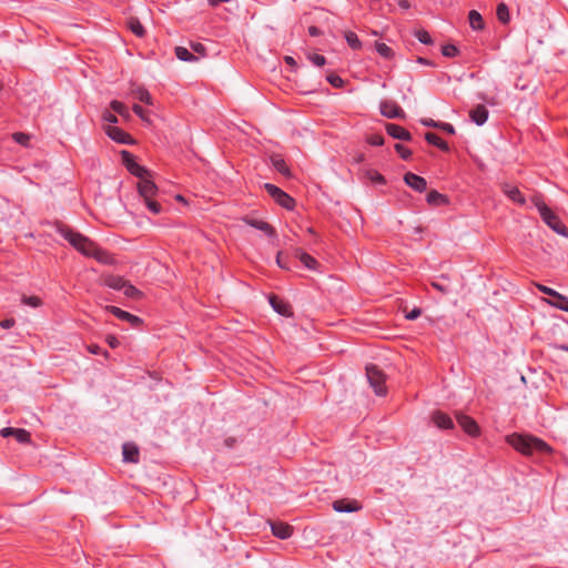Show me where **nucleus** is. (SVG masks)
Masks as SVG:
<instances>
[{
    "label": "nucleus",
    "instance_id": "nucleus-1",
    "mask_svg": "<svg viewBox=\"0 0 568 568\" xmlns=\"http://www.w3.org/2000/svg\"><path fill=\"white\" fill-rule=\"evenodd\" d=\"M59 233L81 254L95 258L102 264H112L113 257L109 252L102 250L89 237L79 232H74L65 225L58 226Z\"/></svg>",
    "mask_w": 568,
    "mask_h": 568
},
{
    "label": "nucleus",
    "instance_id": "nucleus-2",
    "mask_svg": "<svg viewBox=\"0 0 568 568\" xmlns=\"http://www.w3.org/2000/svg\"><path fill=\"white\" fill-rule=\"evenodd\" d=\"M508 442L515 449L525 455L532 454L534 452H551V448L548 446V444L532 436L511 435L509 436Z\"/></svg>",
    "mask_w": 568,
    "mask_h": 568
},
{
    "label": "nucleus",
    "instance_id": "nucleus-3",
    "mask_svg": "<svg viewBox=\"0 0 568 568\" xmlns=\"http://www.w3.org/2000/svg\"><path fill=\"white\" fill-rule=\"evenodd\" d=\"M150 176L151 174L139 178L140 181L138 182V191L140 196L144 200L148 209L152 213L159 214L162 211V206L154 200L155 195L158 194V186L150 179Z\"/></svg>",
    "mask_w": 568,
    "mask_h": 568
},
{
    "label": "nucleus",
    "instance_id": "nucleus-4",
    "mask_svg": "<svg viewBox=\"0 0 568 568\" xmlns=\"http://www.w3.org/2000/svg\"><path fill=\"white\" fill-rule=\"evenodd\" d=\"M531 201L537 207L542 221L556 233L568 237V230L558 215L552 212L539 196H534Z\"/></svg>",
    "mask_w": 568,
    "mask_h": 568
},
{
    "label": "nucleus",
    "instance_id": "nucleus-5",
    "mask_svg": "<svg viewBox=\"0 0 568 568\" xmlns=\"http://www.w3.org/2000/svg\"><path fill=\"white\" fill-rule=\"evenodd\" d=\"M366 376L371 387L374 389L376 395L383 396L386 394V376L382 369H379L376 365H368L366 367Z\"/></svg>",
    "mask_w": 568,
    "mask_h": 568
},
{
    "label": "nucleus",
    "instance_id": "nucleus-6",
    "mask_svg": "<svg viewBox=\"0 0 568 568\" xmlns=\"http://www.w3.org/2000/svg\"><path fill=\"white\" fill-rule=\"evenodd\" d=\"M264 189L274 199V201L278 205H281L287 210H292L294 207V205H295L294 199L291 197L287 193H285L280 187L275 186L274 184L266 183V184H264Z\"/></svg>",
    "mask_w": 568,
    "mask_h": 568
},
{
    "label": "nucleus",
    "instance_id": "nucleus-7",
    "mask_svg": "<svg viewBox=\"0 0 568 568\" xmlns=\"http://www.w3.org/2000/svg\"><path fill=\"white\" fill-rule=\"evenodd\" d=\"M121 158H122V161L125 165V168L130 171V173H132L133 175L138 176V178H142L144 175H150V172L141 166L140 164H138L134 160V156L129 152V151H121Z\"/></svg>",
    "mask_w": 568,
    "mask_h": 568
},
{
    "label": "nucleus",
    "instance_id": "nucleus-8",
    "mask_svg": "<svg viewBox=\"0 0 568 568\" xmlns=\"http://www.w3.org/2000/svg\"><path fill=\"white\" fill-rule=\"evenodd\" d=\"M381 113L388 119H404L405 112L394 101L386 100L381 103Z\"/></svg>",
    "mask_w": 568,
    "mask_h": 568
},
{
    "label": "nucleus",
    "instance_id": "nucleus-9",
    "mask_svg": "<svg viewBox=\"0 0 568 568\" xmlns=\"http://www.w3.org/2000/svg\"><path fill=\"white\" fill-rule=\"evenodd\" d=\"M105 311L110 312L111 314H113L114 316L122 321L129 322L132 326H139L142 324V320L140 317L129 312H125L116 306H105Z\"/></svg>",
    "mask_w": 568,
    "mask_h": 568
},
{
    "label": "nucleus",
    "instance_id": "nucleus-10",
    "mask_svg": "<svg viewBox=\"0 0 568 568\" xmlns=\"http://www.w3.org/2000/svg\"><path fill=\"white\" fill-rule=\"evenodd\" d=\"M456 419L458 425L470 436H477L479 433V427L477 423L469 416H466L462 413L456 414Z\"/></svg>",
    "mask_w": 568,
    "mask_h": 568
},
{
    "label": "nucleus",
    "instance_id": "nucleus-11",
    "mask_svg": "<svg viewBox=\"0 0 568 568\" xmlns=\"http://www.w3.org/2000/svg\"><path fill=\"white\" fill-rule=\"evenodd\" d=\"M243 221L252 226V227H255L262 232H264L267 236L270 237H274L276 236V231L275 229L268 224L267 222L265 221H262V220H257V219H254V217H251V216H245L243 217Z\"/></svg>",
    "mask_w": 568,
    "mask_h": 568
},
{
    "label": "nucleus",
    "instance_id": "nucleus-12",
    "mask_svg": "<svg viewBox=\"0 0 568 568\" xmlns=\"http://www.w3.org/2000/svg\"><path fill=\"white\" fill-rule=\"evenodd\" d=\"M104 131L109 138H111L112 140L119 142V143L130 144L133 142L131 136L128 133H125L124 131H122L121 129H119L116 126L106 125L104 128Z\"/></svg>",
    "mask_w": 568,
    "mask_h": 568
},
{
    "label": "nucleus",
    "instance_id": "nucleus-13",
    "mask_svg": "<svg viewBox=\"0 0 568 568\" xmlns=\"http://www.w3.org/2000/svg\"><path fill=\"white\" fill-rule=\"evenodd\" d=\"M404 181L409 187L417 192H424L427 187V182L424 178L410 172L404 175Z\"/></svg>",
    "mask_w": 568,
    "mask_h": 568
},
{
    "label": "nucleus",
    "instance_id": "nucleus-14",
    "mask_svg": "<svg viewBox=\"0 0 568 568\" xmlns=\"http://www.w3.org/2000/svg\"><path fill=\"white\" fill-rule=\"evenodd\" d=\"M271 529L274 536L280 539H287L293 532V527L282 521H271Z\"/></svg>",
    "mask_w": 568,
    "mask_h": 568
},
{
    "label": "nucleus",
    "instance_id": "nucleus-15",
    "mask_svg": "<svg viewBox=\"0 0 568 568\" xmlns=\"http://www.w3.org/2000/svg\"><path fill=\"white\" fill-rule=\"evenodd\" d=\"M386 132L394 139L403 140V141H409L412 139V134L404 129L400 125L394 124V123H387Z\"/></svg>",
    "mask_w": 568,
    "mask_h": 568
},
{
    "label": "nucleus",
    "instance_id": "nucleus-16",
    "mask_svg": "<svg viewBox=\"0 0 568 568\" xmlns=\"http://www.w3.org/2000/svg\"><path fill=\"white\" fill-rule=\"evenodd\" d=\"M501 190L504 194L508 196L513 202L520 205H524L526 203L524 195L520 193L517 186L504 183L501 185Z\"/></svg>",
    "mask_w": 568,
    "mask_h": 568
},
{
    "label": "nucleus",
    "instance_id": "nucleus-17",
    "mask_svg": "<svg viewBox=\"0 0 568 568\" xmlns=\"http://www.w3.org/2000/svg\"><path fill=\"white\" fill-rule=\"evenodd\" d=\"M333 508L338 513L357 511L361 506L356 500L339 499L333 503Z\"/></svg>",
    "mask_w": 568,
    "mask_h": 568
},
{
    "label": "nucleus",
    "instance_id": "nucleus-18",
    "mask_svg": "<svg viewBox=\"0 0 568 568\" xmlns=\"http://www.w3.org/2000/svg\"><path fill=\"white\" fill-rule=\"evenodd\" d=\"M123 459L128 463L139 462V448L132 443H125L122 447Z\"/></svg>",
    "mask_w": 568,
    "mask_h": 568
},
{
    "label": "nucleus",
    "instance_id": "nucleus-19",
    "mask_svg": "<svg viewBox=\"0 0 568 568\" xmlns=\"http://www.w3.org/2000/svg\"><path fill=\"white\" fill-rule=\"evenodd\" d=\"M469 116L477 125H481L487 121L488 110L485 105L479 104L469 112Z\"/></svg>",
    "mask_w": 568,
    "mask_h": 568
},
{
    "label": "nucleus",
    "instance_id": "nucleus-20",
    "mask_svg": "<svg viewBox=\"0 0 568 568\" xmlns=\"http://www.w3.org/2000/svg\"><path fill=\"white\" fill-rule=\"evenodd\" d=\"M433 422L437 427L443 429H449L453 427L452 418L442 412H436L433 414Z\"/></svg>",
    "mask_w": 568,
    "mask_h": 568
},
{
    "label": "nucleus",
    "instance_id": "nucleus-21",
    "mask_svg": "<svg viewBox=\"0 0 568 568\" xmlns=\"http://www.w3.org/2000/svg\"><path fill=\"white\" fill-rule=\"evenodd\" d=\"M126 283V280L122 276L118 275H108L104 278V284L109 286L110 288L116 290V291H123L124 285Z\"/></svg>",
    "mask_w": 568,
    "mask_h": 568
},
{
    "label": "nucleus",
    "instance_id": "nucleus-22",
    "mask_svg": "<svg viewBox=\"0 0 568 568\" xmlns=\"http://www.w3.org/2000/svg\"><path fill=\"white\" fill-rule=\"evenodd\" d=\"M295 256L304 264L305 267L310 270H316L318 266L317 261L312 257L310 254L302 252L301 250H295Z\"/></svg>",
    "mask_w": 568,
    "mask_h": 568
},
{
    "label": "nucleus",
    "instance_id": "nucleus-23",
    "mask_svg": "<svg viewBox=\"0 0 568 568\" xmlns=\"http://www.w3.org/2000/svg\"><path fill=\"white\" fill-rule=\"evenodd\" d=\"M468 20H469V24H470L471 29H474V30H483L484 29V26H485L484 20H483L481 14L478 11H476V10L469 11Z\"/></svg>",
    "mask_w": 568,
    "mask_h": 568
},
{
    "label": "nucleus",
    "instance_id": "nucleus-24",
    "mask_svg": "<svg viewBox=\"0 0 568 568\" xmlns=\"http://www.w3.org/2000/svg\"><path fill=\"white\" fill-rule=\"evenodd\" d=\"M175 55L179 60L185 61V62H197L199 58L195 57L193 53H191L186 48L184 47H176L175 48Z\"/></svg>",
    "mask_w": 568,
    "mask_h": 568
},
{
    "label": "nucleus",
    "instance_id": "nucleus-25",
    "mask_svg": "<svg viewBox=\"0 0 568 568\" xmlns=\"http://www.w3.org/2000/svg\"><path fill=\"white\" fill-rule=\"evenodd\" d=\"M128 27L129 29L136 36V37H143L145 33V30L138 18L130 17L128 19Z\"/></svg>",
    "mask_w": 568,
    "mask_h": 568
},
{
    "label": "nucleus",
    "instance_id": "nucleus-26",
    "mask_svg": "<svg viewBox=\"0 0 568 568\" xmlns=\"http://www.w3.org/2000/svg\"><path fill=\"white\" fill-rule=\"evenodd\" d=\"M425 139L428 143L436 145L437 148H439L443 151L449 150L448 144L445 141H443L437 134H435L433 132H427L425 134Z\"/></svg>",
    "mask_w": 568,
    "mask_h": 568
},
{
    "label": "nucleus",
    "instance_id": "nucleus-27",
    "mask_svg": "<svg viewBox=\"0 0 568 568\" xmlns=\"http://www.w3.org/2000/svg\"><path fill=\"white\" fill-rule=\"evenodd\" d=\"M270 303L271 305L273 306V308L278 313V314H282V315H285V316H288L291 313H290V307L283 303L282 301H280L276 296H271L270 297Z\"/></svg>",
    "mask_w": 568,
    "mask_h": 568
},
{
    "label": "nucleus",
    "instance_id": "nucleus-28",
    "mask_svg": "<svg viewBox=\"0 0 568 568\" xmlns=\"http://www.w3.org/2000/svg\"><path fill=\"white\" fill-rule=\"evenodd\" d=\"M273 166L283 175L291 176V171L288 166L286 165L285 161L280 156H272L271 158Z\"/></svg>",
    "mask_w": 568,
    "mask_h": 568
},
{
    "label": "nucleus",
    "instance_id": "nucleus-29",
    "mask_svg": "<svg viewBox=\"0 0 568 568\" xmlns=\"http://www.w3.org/2000/svg\"><path fill=\"white\" fill-rule=\"evenodd\" d=\"M427 202L430 205H436L437 206V205L446 204L447 203V199H446L445 195L440 194L437 191H430L427 194Z\"/></svg>",
    "mask_w": 568,
    "mask_h": 568
},
{
    "label": "nucleus",
    "instance_id": "nucleus-30",
    "mask_svg": "<svg viewBox=\"0 0 568 568\" xmlns=\"http://www.w3.org/2000/svg\"><path fill=\"white\" fill-rule=\"evenodd\" d=\"M132 94L138 98L140 101L152 104V97L151 94L143 88H135L132 90Z\"/></svg>",
    "mask_w": 568,
    "mask_h": 568
},
{
    "label": "nucleus",
    "instance_id": "nucleus-31",
    "mask_svg": "<svg viewBox=\"0 0 568 568\" xmlns=\"http://www.w3.org/2000/svg\"><path fill=\"white\" fill-rule=\"evenodd\" d=\"M375 49L385 59H392L394 57L393 50L383 42H376Z\"/></svg>",
    "mask_w": 568,
    "mask_h": 568
},
{
    "label": "nucleus",
    "instance_id": "nucleus-32",
    "mask_svg": "<svg viewBox=\"0 0 568 568\" xmlns=\"http://www.w3.org/2000/svg\"><path fill=\"white\" fill-rule=\"evenodd\" d=\"M122 292L126 297L130 298H140L142 296V293L128 281Z\"/></svg>",
    "mask_w": 568,
    "mask_h": 568
},
{
    "label": "nucleus",
    "instance_id": "nucleus-33",
    "mask_svg": "<svg viewBox=\"0 0 568 568\" xmlns=\"http://www.w3.org/2000/svg\"><path fill=\"white\" fill-rule=\"evenodd\" d=\"M497 18L503 23H508L510 16L508 11V7L505 3H499L497 7Z\"/></svg>",
    "mask_w": 568,
    "mask_h": 568
},
{
    "label": "nucleus",
    "instance_id": "nucleus-34",
    "mask_svg": "<svg viewBox=\"0 0 568 568\" xmlns=\"http://www.w3.org/2000/svg\"><path fill=\"white\" fill-rule=\"evenodd\" d=\"M551 304L559 310L568 312V298L559 293L555 295Z\"/></svg>",
    "mask_w": 568,
    "mask_h": 568
},
{
    "label": "nucleus",
    "instance_id": "nucleus-35",
    "mask_svg": "<svg viewBox=\"0 0 568 568\" xmlns=\"http://www.w3.org/2000/svg\"><path fill=\"white\" fill-rule=\"evenodd\" d=\"M345 39L348 43V45L353 49H361L362 42L359 41L357 34L353 31H347L345 33Z\"/></svg>",
    "mask_w": 568,
    "mask_h": 568
},
{
    "label": "nucleus",
    "instance_id": "nucleus-36",
    "mask_svg": "<svg viewBox=\"0 0 568 568\" xmlns=\"http://www.w3.org/2000/svg\"><path fill=\"white\" fill-rule=\"evenodd\" d=\"M12 139H13L17 143H19V144H21V145H23V146H26V148H29V146H30L31 135H30V134H28V133H23V132H16V133H13V134H12Z\"/></svg>",
    "mask_w": 568,
    "mask_h": 568
},
{
    "label": "nucleus",
    "instance_id": "nucleus-37",
    "mask_svg": "<svg viewBox=\"0 0 568 568\" xmlns=\"http://www.w3.org/2000/svg\"><path fill=\"white\" fill-rule=\"evenodd\" d=\"M111 109L116 112L119 115L123 116V118H129L130 116V113L128 111V109L125 108V105L120 102V101H112L111 102Z\"/></svg>",
    "mask_w": 568,
    "mask_h": 568
},
{
    "label": "nucleus",
    "instance_id": "nucleus-38",
    "mask_svg": "<svg viewBox=\"0 0 568 568\" xmlns=\"http://www.w3.org/2000/svg\"><path fill=\"white\" fill-rule=\"evenodd\" d=\"M13 436L19 443L22 444H29L31 442L30 433L22 428H17Z\"/></svg>",
    "mask_w": 568,
    "mask_h": 568
},
{
    "label": "nucleus",
    "instance_id": "nucleus-39",
    "mask_svg": "<svg viewBox=\"0 0 568 568\" xmlns=\"http://www.w3.org/2000/svg\"><path fill=\"white\" fill-rule=\"evenodd\" d=\"M21 302L31 307H39L42 305V301L38 296H26L23 295Z\"/></svg>",
    "mask_w": 568,
    "mask_h": 568
},
{
    "label": "nucleus",
    "instance_id": "nucleus-40",
    "mask_svg": "<svg viewBox=\"0 0 568 568\" xmlns=\"http://www.w3.org/2000/svg\"><path fill=\"white\" fill-rule=\"evenodd\" d=\"M366 178L369 179L374 183L384 184L385 179L382 174H379L377 171L368 170L366 173Z\"/></svg>",
    "mask_w": 568,
    "mask_h": 568
},
{
    "label": "nucleus",
    "instance_id": "nucleus-41",
    "mask_svg": "<svg viewBox=\"0 0 568 568\" xmlns=\"http://www.w3.org/2000/svg\"><path fill=\"white\" fill-rule=\"evenodd\" d=\"M415 37L424 44L433 43L429 33L426 30L419 29L415 32Z\"/></svg>",
    "mask_w": 568,
    "mask_h": 568
},
{
    "label": "nucleus",
    "instance_id": "nucleus-42",
    "mask_svg": "<svg viewBox=\"0 0 568 568\" xmlns=\"http://www.w3.org/2000/svg\"><path fill=\"white\" fill-rule=\"evenodd\" d=\"M326 79L335 88H342L344 85V80L335 73H329Z\"/></svg>",
    "mask_w": 568,
    "mask_h": 568
},
{
    "label": "nucleus",
    "instance_id": "nucleus-43",
    "mask_svg": "<svg viewBox=\"0 0 568 568\" xmlns=\"http://www.w3.org/2000/svg\"><path fill=\"white\" fill-rule=\"evenodd\" d=\"M396 152L400 155L402 159L407 160L410 158L412 152L410 150L406 149L400 143L395 144Z\"/></svg>",
    "mask_w": 568,
    "mask_h": 568
},
{
    "label": "nucleus",
    "instance_id": "nucleus-44",
    "mask_svg": "<svg viewBox=\"0 0 568 568\" xmlns=\"http://www.w3.org/2000/svg\"><path fill=\"white\" fill-rule=\"evenodd\" d=\"M442 53L445 57L453 58V57L457 55L458 49L453 44H447V45L443 47Z\"/></svg>",
    "mask_w": 568,
    "mask_h": 568
},
{
    "label": "nucleus",
    "instance_id": "nucleus-45",
    "mask_svg": "<svg viewBox=\"0 0 568 568\" xmlns=\"http://www.w3.org/2000/svg\"><path fill=\"white\" fill-rule=\"evenodd\" d=\"M367 142L372 145H383L384 138L381 134H373L367 138Z\"/></svg>",
    "mask_w": 568,
    "mask_h": 568
},
{
    "label": "nucleus",
    "instance_id": "nucleus-46",
    "mask_svg": "<svg viewBox=\"0 0 568 568\" xmlns=\"http://www.w3.org/2000/svg\"><path fill=\"white\" fill-rule=\"evenodd\" d=\"M308 59L317 67H323L326 62L325 58L320 54H310Z\"/></svg>",
    "mask_w": 568,
    "mask_h": 568
},
{
    "label": "nucleus",
    "instance_id": "nucleus-47",
    "mask_svg": "<svg viewBox=\"0 0 568 568\" xmlns=\"http://www.w3.org/2000/svg\"><path fill=\"white\" fill-rule=\"evenodd\" d=\"M103 120L105 122L109 123V125H111L112 123H116L118 122V118L116 115H114L113 113L109 112V111H105L102 115Z\"/></svg>",
    "mask_w": 568,
    "mask_h": 568
},
{
    "label": "nucleus",
    "instance_id": "nucleus-48",
    "mask_svg": "<svg viewBox=\"0 0 568 568\" xmlns=\"http://www.w3.org/2000/svg\"><path fill=\"white\" fill-rule=\"evenodd\" d=\"M420 314H422V310L418 307H415L410 312L406 313L405 317L409 321H414V320L418 318L420 316Z\"/></svg>",
    "mask_w": 568,
    "mask_h": 568
},
{
    "label": "nucleus",
    "instance_id": "nucleus-49",
    "mask_svg": "<svg viewBox=\"0 0 568 568\" xmlns=\"http://www.w3.org/2000/svg\"><path fill=\"white\" fill-rule=\"evenodd\" d=\"M132 109H133V112L136 115H139L142 120L148 121V118L145 115V111H144V109L142 106H140L139 104H134Z\"/></svg>",
    "mask_w": 568,
    "mask_h": 568
},
{
    "label": "nucleus",
    "instance_id": "nucleus-50",
    "mask_svg": "<svg viewBox=\"0 0 568 568\" xmlns=\"http://www.w3.org/2000/svg\"><path fill=\"white\" fill-rule=\"evenodd\" d=\"M191 48L194 52L201 54L202 57L205 55V47L202 43H191Z\"/></svg>",
    "mask_w": 568,
    "mask_h": 568
},
{
    "label": "nucleus",
    "instance_id": "nucleus-51",
    "mask_svg": "<svg viewBox=\"0 0 568 568\" xmlns=\"http://www.w3.org/2000/svg\"><path fill=\"white\" fill-rule=\"evenodd\" d=\"M537 288H538L540 292H542V293H545V294H547V295H549V296H551V297H555V295L557 294V292H556V291H554L552 288L547 287V286L541 285V284H537Z\"/></svg>",
    "mask_w": 568,
    "mask_h": 568
},
{
    "label": "nucleus",
    "instance_id": "nucleus-52",
    "mask_svg": "<svg viewBox=\"0 0 568 568\" xmlns=\"http://www.w3.org/2000/svg\"><path fill=\"white\" fill-rule=\"evenodd\" d=\"M438 129H442V130H444L445 132H447L449 134H454L455 133L454 126L452 124H449V123L439 122Z\"/></svg>",
    "mask_w": 568,
    "mask_h": 568
},
{
    "label": "nucleus",
    "instance_id": "nucleus-53",
    "mask_svg": "<svg viewBox=\"0 0 568 568\" xmlns=\"http://www.w3.org/2000/svg\"><path fill=\"white\" fill-rule=\"evenodd\" d=\"M106 343L109 344V346H110L111 348H115V347H118V346H119V341H118V338H116L115 336H113V335H109V336L106 337Z\"/></svg>",
    "mask_w": 568,
    "mask_h": 568
},
{
    "label": "nucleus",
    "instance_id": "nucleus-54",
    "mask_svg": "<svg viewBox=\"0 0 568 568\" xmlns=\"http://www.w3.org/2000/svg\"><path fill=\"white\" fill-rule=\"evenodd\" d=\"M17 428L6 427L0 430L2 437L13 436Z\"/></svg>",
    "mask_w": 568,
    "mask_h": 568
},
{
    "label": "nucleus",
    "instance_id": "nucleus-55",
    "mask_svg": "<svg viewBox=\"0 0 568 568\" xmlns=\"http://www.w3.org/2000/svg\"><path fill=\"white\" fill-rule=\"evenodd\" d=\"M420 123L425 126L438 128L439 122H435L432 119H422Z\"/></svg>",
    "mask_w": 568,
    "mask_h": 568
},
{
    "label": "nucleus",
    "instance_id": "nucleus-56",
    "mask_svg": "<svg viewBox=\"0 0 568 568\" xmlns=\"http://www.w3.org/2000/svg\"><path fill=\"white\" fill-rule=\"evenodd\" d=\"M89 352L92 353V354H101L102 353V349L100 348V346L98 345H91L89 346ZM103 355H108L106 352H103Z\"/></svg>",
    "mask_w": 568,
    "mask_h": 568
},
{
    "label": "nucleus",
    "instance_id": "nucleus-57",
    "mask_svg": "<svg viewBox=\"0 0 568 568\" xmlns=\"http://www.w3.org/2000/svg\"><path fill=\"white\" fill-rule=\"evenodd\" d=\"M432 286H433L435 290L439 291L440 293H444V294H445V293H447V292H448V291H447V288H446L445 286L440 285V284H439V283H437V282H432Z\"/></svg>",
    "mask_w": 568,
    "mask_h": 568
},
{
    "label": "nucleus",
    "instance_id": "nucleus-58",
    "mask_svg": "<svg viewBox=\"0 0 568 568\" xmlns=\"http://www.w3.org/2000/svg\"><path fill=\"white\" fill-rule=\"evenodd\" d=\"M276 264L281 267V268H285L287 270L288 267L283 263L282 261V252L280 251L276 255Z\"/></svg>",
    "mask_w": 568,
    "mask_h": 568
},
{
    "label": "nucleus",
    "instance_id": "nucleus-59",
    "mask_svg": "<svg viewBox=\"0 0 568 568\" xmlns=\"http://www.w3.org/2000/svg\"><path fill=\"white\" fill-rule=\"evenodd\" d=\"M284 61H285L288 65L296 68V61L294 60V58H293V57H291V55H285V57H284Z\"/></svg>",
    "mask_w": 568,
    "mask_h": 568
},
{
    "label": "nucleus",
    "instance_id": "nucleus-60",
    "mask_svg": "<svg viewBox=\"0 0 568 568\" xmlns=\"http://www.w3.org/2000/svg\"><path fill=\"white\" fill-rule=\"evenodd\" d=\"M13 325H14V321L12 318L4 320L3 322H1V326L4 327V328H10Z\"/></svg>",
    "mask_w": 568,
    "mask_h": 568
},
{
    "label": "nucleus",
    "instance_id": "nucleus-61",
    "mask_svg": "<svg viewBox=\"0 0 568 568\" xmlns=\"http://www.w3.org/2000/svg\"><path fill=\"white\" fill-rule=\"evenodd\" d=\"M308 33H310L311 36H313V37H316V36H318V34L321 33V31H320V29H318V28H316V27H310V28H308Z\"/></svg>",
    "mask_w": 568,
    "mask_h": 568
},
{
    "label": "nucleus",
    "instance_id": "nucleus-62",
    "mask_svg": "<svg viewBox=\"0 0 568 568\" xmlns=\"http://www.w3.org/2000/svg\"><path fill=\"white\" fill-rule=\"evenodd\" d=\"M230 0H209L212 7L219 6L221 2H229Z\"/></svg>",
    "mask_w": 568,
    "mask_h": 568
},
{
    "label": "nucleus",
    "instance_id": "nucleus-63",
    "mask_svg": "<svg viewBox=\"0 0 568 568\" xmlns=\"http://www.w3.org/2000/svg\"><path fill=\"white\" fill-rule=\"evenodd\" d=\"M399 6H400L402 8H404V9H407V8L409 7V3H408V1H407V0H402V1L399 2Z\"/></svg>",
    "mask_w": 568,
    "mask_h": 568
},
{
    "label": "nucleus",
    "instance_id": "nucleus-64",
    "mask_svg": "<svg viewBox=\"0 0 568 568\" xmlns=\"http://www.w3.org/2000/svg\"><path fill=\"white\" fill-rule=\"evenodd\" d=\"M417 61H418L419 63H422V64L430 65V62H429L428 60L424 59V58H418V60H417Z\"/></svg>",
    "mask_w": 568,
    "mask_h": 568
}]
</instances>
